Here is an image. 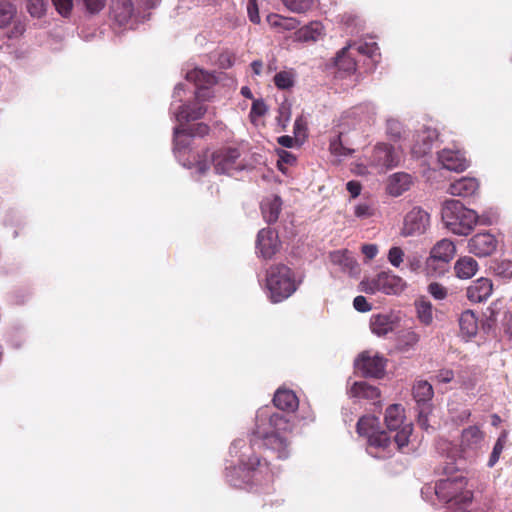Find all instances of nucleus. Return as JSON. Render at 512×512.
I'll use <instances>...</instances> for the list:
<instances>
[{
	"label": "nucleus",
	"mask_w": 512,
	"mask_h": 512,
	"mask_svg": "<svg viewBox=\"0 0 512 512\" xmlns=\"http://www.w3.org/2000/svg\"><path fill=\"white\" fill-rule=\"evenodd\" d=\"M269 26L278 33L293 31L299 27L300 22L294 17H285L279 14H269L266 17Z\"/></svg>",
	"instance_id": "nucleus-27"
},
{
	"label": "nucleus",
	"mask_w": 512,
	"mask_h": 512,
	"mask_svg": "<svg viewBox=\"0 0 512 512\" xmlns=\"http://www.w3.org/2000/svg\"><path fill=\"white\" fill-rule=\"evenodd\" d=\"M364 291L366 293L382 292L385 294H397L403 290L404 282L401 277L391 272H381L367 282Z\"/></svg>",
	"instance_id": "nucleus-7"
},
{
	"label": "nucleus",
	"mask_w": 512,
	"mask_h": 512,
	"mask_svg": "<svg viewBox=\"0 0 512 512\" xmlns=\"http://www.w3.org/2000/svg\"><path fill=\"white\" fill-rule=\"evenodd\" d=\"M417 318L423 325H430L433 322V307L430 301L420 299L415 302Z\"/></svg>",
	"instance_id": "nucleus-38"
},
{
	"label": "nucleus",
	"mask_w": 512,
	"mask_h": 512,
	"mask_svg": "<svg viewBox=\"0 0 512 512\" xmlns=\"http://www.w3.org/2000/svg\"><path fill=\"white\" fill-rule=\"evenodd\" d=\"M240 150L236 147H223L212 154L214 169L219 174H230L232 171L241 170Z\"/></svg>",
	"instance_id": "nucleus-8"
},
{
	"label": "nucleus",
	"mask_w": 512,
	"mask_h": 512,
	"mask_svg": "<svg viewBox=\"0 0 512 512\" xmlns=\"http://www.w3.org/2000/svg\"><path fill=\"white\" fill-rule=\"evenodd\" d=\"M274 405L288 412H293L298 408V398L292 390L278 389L273 398Z\"/></svg>",
	"instance_id": "nucleus-26"
},
{
	"label": "nucleus",
	"mask_w": 512,
	"mask_h": 512,
	"mask_svg": "<svg viewBox=\"0 0 512 512\" xmlns=\"http://www.w3.org/2000/svg\"><path fill=\"white\" fill-rule=\"evenodd\" d=\"M401 153L386 143L377 144L371 155V164L377 168L390 169L399 165Z\"/></svg>",
	"instance_id": "nucleus-10"
},
{
	"label": "nucleus",
	"mask_w": 512,
	"mask_h": 512,
	"mask_svg": "<svg viewBox=\"0 0 512 512\" xmlns=\"http://www.w3.org/2000/svg\"><path fill=\"white\" fill-rule=\"evenodd\" d=\"M459 326L462 335L471 338L477 334L478 321L476 315L471 310L462 312L459 318Z\"/></svg>",
	"instance_id": "nucleus-32"
},
{
	"label": "nucleus",
	"mask_w": 512,
	"mask_h": 512,
	"mask_svg": "<svg viewBox=\"0 0 512 512\" xmlns=\"http://www.w3.org/2000/svg\"><path fill=\"white\" fill-rule=\"evenodd\" d=\"M186 79L187 81L194 83L199 90L206 88L214 82V76L212 74L199 68L188 71Z\"/></svg>",
	"instance_id": "nucleus-34"
},
{
	"label": "nucleus",
	"mask_w": 512,
	"mask_h": 512,
	"mask_svg": "<svg viewBox=\"0 0 512 512\" xmlns=\"http://www.w3.org/2000/svg\"><path fill=\"white\" fill-rule=\"evenodd\" d=\"M247 10H248V16H249L250 21L254 24H259L260 23V15H259L258 6H257V3L255 0L249 1Z\"/></svg>",
	"instance_id": "nucleus-53"
},
{
	"label": "nucleus",
	"mask_w": 512,
	"mask_h": 512,
	"mask_svg": "<svg viewBox=\"0 0 512 512\" xmlns=\"http://www.w3.org/2000/svg\"><path fill=\"white\" fill-rule=\"evenodd\" d=\"M361 250L364 256L369 260L373 259L378 253V248L374 244H364Z\"/></svg>",
	"instance_id": "nucleus-58"
},
{
	"label": "nucleus",
	"mask_w": 512,
	"mask_h": 512,
	"mask_svg": "<svg viewBox=\"0 0 512 512\" xmlns=\"http://www.w3.org/2000/svg\"><path fill=\"white\" fill-rule=\"evenodd\" d=\"M294 142H295L294 138H292L291 136H288V135H284V136H281L278 138V143L281 146L286 147V148L293 147Z\"/></svg>",
	"instance_id": "nucleus-61"
},
{
	"label": "nucleus",
	"mask_w": 512,
	"mask_h": 512,
	"mask_svg": "<svg viewBox=\"0 0 512 512\" xmlns=\"http://www.w3.org/2000/svg\"><path fill=\"white\" fill-rule=\"evenodd\" d=\"M455 254L456 247L454 242L449 239H441L431 249L430 257L427 259V267H432L438 261L448 263Z\"/></svg>",
	"instance_id": "nucleus-17"
},
{
	"label": "nucleus",
	"mask_w": 512,
	"mask_h": 512,
	"mask_svg": "<svg viewBox=\"0 0 512 512\" xmlns=\"http://www.w3.org/2000/svg\"><path fill=\"white\" fill-rule=\"evenodd\" d=\"M280 242L277 233L270 228L258 232L256 248L264 259H271L279 250Z\"/></svg>",
	"instance_id": "nucleus-14"
},
{
	"label": "nucleus",
	"mask_w": 512,
	"mask_h": 512,
	"mask_svg": "<svg viewBox=\"0 0 512 512\" xmlns=\"http://www.w3.org/2000/svg\"><path fill=\"white\" fill-rule=\"evenodd\" d=\"M347 46L355 55H365L370 58H373L379 51V47L376 42L351 43Z\"/></svg>",
	"instance_id": "nucleus-40"
},
{
	"label": "nucleus",
	"mask_w": 512,
	"mask_h": 512,
	"mask_svg": "<svg viewBox=\"0 0 512 512\" xmlns=\"http://www.w3.org/2000/svg\"><path fill=\"white\" fill-rule=\"evenodd\" d=\"M386 126H387V134L392 140L397 141V140L401 139L403 129H402V124L399 121H397L395 119H390L387 121Z\"/></svg>",
	"instance_id": "nucleus-47"
},
{
	"label": "nucleus",
	"mask_w": 512,
	"mask_h": 512,
	"mask_svg": "<svg viewBox=\"0 0 512 512\" xmlns=\"http://www.w3.org/2000/svg\"><path fill=\"white\" fill-rule=\"evenodd\" d=\"M404 252L400 247L394 246L388 252V260L394 267H399L403 262Z\"/></svg>",
	"instance_id": "nucleus-51"
},
{
	"label": "nucleus",
	"mask_w": 512,
	"mask_h": 512,
	"mask_svg": "<svg viewBox=\"0 0 512 512\" xmlns=\"http://www.w3.org/2000/svg\"><path fill=\"white\" fill-rule=\"evenodd\" d=\"M441 216L445 227L460 236L468 235L478 220L476 212L466 208L459 200L445 201Z\"/></svg>",
	"instance_id": "nucleus-4"
},
{
	"label": "nucleus",
	"mask_w": 512,
	"mask_h": 512,
	"mask_svg": "<svg viewBox=\"0 0 512 512\" xmlns=\"http://www.w3.org/2000/svg\"><path fill=\"white\" fill-rule=\"evenodd\" d=\"M353 397L375 400L380 396L377 387L372 386L364 381L355 382L350 390Z\"/></svg>",
	"instance_id": "nucleus-33"
},
{
	"label": "nucleus",
	"mask_w": 512,
	"mask_h": 512,
	"mask_svg": "<svg viewBox=\"0 0 512 512\" xmlns=\"http://www.w3.org/2000/svg\"><path fill=\"white\" fill-rule=\"evenodd\" d=\"M503 448H504V442L501 438H499L494 447H493V451L490 455V458H489V461H488V466L489 467H493L497 461L499 460V457L503 451Z\"/></svg>",
	"instance_id": "nucleus-52"
},
{
	"label": "nucleus",
	"mask_w": 512,
	"mask_h": 512,
	"mask_svg": "<svg viewBox=\"0 0 512 512\" xmlns=\"http://www.w3.org/2000/svg\"><path fill=\"white\" fill-rule=\"evenodd\" d=\"M352 130L345 124H340L333 138L330 139L329 151L335 156H350L354 153L351 147L354 142L350 137Z\"/></svg>",
	"instance_id": "nucleus-13"
},
{
	"label": "nucleus",
	"mask_w": 512,
	"mask_h": 512,
	"mask_svg": "<svg viewBox=\"0 0 512 512\" xmlns=\"http://www.w3.org/2000/svg\"><path fill=\"white\" fill-rule=\"evenodd\" d=\"M301 281L296 280L294 271L287 265H271L266 272V288L271 302L280 303L292 296Z\"/></svg>",
	"instance_id": "nucleus-2"
},
{
	"label": "nucleus",
	"mask_w": 512,
	"mask_h": 512,
	"mask_svg": "<svg viewBox=\"0 0 512 512\" xmlns=\"http://www.w3.org/2000/svg\"><path fill=\"white\" fill-rule=\"evenodd\" d=\"M355 215L358 218H369L373 215V209L370 205L362 203L355 207Z\"/></svg>",
	"instance_id": "nucleus-55"
},
{
	"label": "nucleus",
	"mask_w": 512,
	"mask_h": 512,
	"mask_svg": "<svg viewBox=\"0 0 512 512\" xmlns=\"http://www.w3.org/2000/svg\"><path fill=\"white\" fill-rule=\"evenodd\" d=\"M262 66H263V64H262V61H260V60H255L251 63V68H252L253 72L257 75H259L261 73Z\"/></svg>",
	"instance_id": "nucleus-64"
},
{
	"label": "nucleus",
	"mask_w": 512,
	"mask_h": 512,
	"mask_svg": "<svg viewBox=\"0 0 512 512\" xmlns=\"http://www.w3.org/2000/svg\"><path fill=\"white\" fill-rule=\"evenodd\" d=\"M484 433L478 426H469L461 434L460 448L467 455L476 454L481 448Z\"/></svg>",
	"instance_id": "nucleus-16"
},
{
	"label": "nucleus",
	"mask_w": 512,
	"mask_h": 512,
	"mask_svg": "<svg viewBox=\"0 0 512 512\" xmlns=\"http://www.w3.org/2000/svg\"><path fill=\"white\" fill-rule=\"evenodd\" d=\"M428 292L436 300H443L448 295V290L438 282H431L427 287Z\"/></svg>",
	"instance_id": "nucleus-48"
},
{
	"label": "nucleus",
	"mask_w": 512,
	"mask_h": 512,
	"mask_svg": "<svg viewBox=\"0 0 512 512\" xmlns=\"http://www.w3.org/2000/svg\"><path fill=\"white\" fill-rule=\"evenodd\" d=\"M354 308L359 312H368L372 309V306L367 302L364 296H357L353 300Z\"/></svg>",
	"instance_id": "nucleus-54"
},
{
	"label": "nucleus",
	"mask_w": 512,
	"mask_h": 512,
	"mask_svg": "<svg viewBox=\"0 0 512 512\" xmlns=\"http://www.w3.org/2000/svg\"><path fill=\"white\" fill-rule=\"evenodd\" d=\"M434 391L432 385L425 380L417 381L413 386V397L417 403H426L432 399Z\"/></svg>",
	"instance_id": "nucleus-35"
},
{
	"label": "nucleus",
	"mask_w": 512,
	"mask_h": 512,
	"mask_svg": "<svg viewBox=\"0 0 512 512\" xmlns=\"http://www.w3.org/2000/svg\"><path fill=\"white\" fill-rule=\"evenodd\" d=\"M282 200L277 195L266 197L261 203V211L265 221L269 224L275 223L281 212Z\"/></svg>",
	"instance_id": "nucleus-25"
},
{
	"label": "nucleus",
	"mask_w": 512,
	"mask_h": 512,
	"mask_svg": "<svg viewBox=\"0 0 512 512\" xmlns=\"http://www.w3.org/2000/svg\"><path fill=\"white\" fill-rule=\"evenodd\" d=\"M420 335L413 330L403 331L398 337L397 349L401 352H408L419 342Z\"/></svg>",
	"instance_id": "nucleus-37"
},
{
	"label": "nucleus",
	"mask_w": 512,
	"mask_h": 512,
	"mask_svg": "<svg viewBox=\"0 0 512 512\" xmlns=\"http://www.w3.org/2000/svg\"><path fill=\"white\" fill-rule=\"evenodd\" d=\"M323 25L318 21H312L309 24L297 28L293 34L294 41L297 42H315L322 35Z\"/></svg>",
	"instance_id": "nucleus-23"
},
{
	"label": "nucleus",
	"mask_w": 512,
	"mask_h": 512,
	"mask_svg": "<svg viewBox=\"0 0 512 512\" xmlns=\"http://www.w3.org/2000/svg\"><path fill=\"white\" fill-rule=\"evenodd\" d=\"M412 184V177L410 174L398 172L389 177L387 191L392 196H400L409 190Z\"/></svg>",
	"instance_id": "nucleus-22"
},
{
	"label": "nucleus",
	"mask_w": 512,
	"mask_h": 512,
	"mask_svg": "<svg viewBox=\"0 0 512 512\" xmlns=\"http://www.w3.org/2000/svg\"><path fill=\"white\" fill-rule=\"evenodd\" d=\"M282 4L293 13H306L313 9L315 0H281Z\"/></svg>",
	"instance_id": "nucleus-41"
},
{
	"label": "nucleus",
	"mask_w": 512,
	"mask_h": 512,
	"mask_svg": "<svg viewBox=\"0 0 512 512\" xmlns=\"http://www.w3.org/2000/svg\"><path fill=\"white\" fill-rule=\"evenodd\" d=\"M396 318L391 314H376L370 319L371 331L377 336H385L395 328Z\"/></svg>",
	"instance_id": "nucleus-21"
},
{
	"label": "nucleus",
	"mask_w": 512,
	"mask_h": 512,
	"mask_svg": "<svg viewBox=\"0 0 512 512\" xmlns=\"http://www.w3.org/2000/svg\"><path fill=\"white\" fill-rule=\"evenodd\" d=\"M498 246L496 237L489 233H477L468 241V250L477 257H486L493 254Z\"/></svg>",
	"instance_id": "nucleus-12"
},
{
	"label": "nucleus",
	"mask_w": 512,
	"mask_h": 512,
	"mask_svg": "<svg viewBox=\"0 0 512 512\" xmlns=\"http://www.w3.org/2000/svg\"><path fill=\"white\" fill-rule=\"evenodd\" d=\"M280 161L293 165L296 162V157L287 151H283L282 154H280Z\"/></svg>",
	"instance_id": "nucleus-62"
},
{
	"label": "nucleus",
	"mask_w": 512,
	"mask_h": 512,
	"mask_svg": "<svg viewBox=\"0 0 512 512\" xmlns=\"http://www.w3.org/2000/svg\"><path fill=\"white\" fill-rule=\"evenodd\" d=\"M503 326L505 333L512 338V313L505 314Z\"/></svg>",
	"instance_id": "nucleus-60"
},
{
	"label": "nucleus",
	"mask_w": 512,
	"mask_h": 512,
	"mask_svg": "<svg viewBox=\"0 0 512 512\" xmlns=\"http://www.w3.org/2000/svg\"><path fill=\"white\" fill-rule=\"evenodd\" d=\"M479 188L475 178L463 177L450 184L448 193L453 196L469 197L474 195Z\"/></svg>",
	"instance_id": "nucleus-20"
},
{
	"label": "nucleus",
	"mask_w": 512,
	"mask_h": 512,
	"mask_svg": "<svg viewBox=\"0 0 512 512\" xmlns=\"http://www.w3.org/2000/svg\"><path fill=\"white\" fill-rule=\"evenodd\" d=\"M478 270L477 261L470 257L464 256L460 257L454 265V271L458 278L461 279H469L473 277Z\"/></svg>",
	"instance_id": "nucleus-31"
},
{
	"label": "nucleus",
	"mask_w": 512,
	"mask_h": 512,
	"mask_svg": "<svg viewBox=\"0 0 512 512\" xmlns=\"http://www.w3.org/2000/svg\"><path fill=\"white\" fill-rule=\"evenodd\" d=\"M357 62L356 55L353 51L351 52L348 46L342 48L335 57V66L347 73L356 71Z\"/></svg>",
	"instance_id": "nucleus-30"
},
{
	"label": "nucleus",
	"mask_w": 512,
	"mask_h": 512,
	"mask_svg": "<svg viewBox=\"0 0 512 512\" xmlns=\"http://www.w3.org/2000/svg\"><path fill=\"white\" fill-rule=\"evenodd\" d=\"M82 2L87 13L96 15L105 8L107 0H82Z\"/></svg>",
	"instance_id": "nucleus-49"
},
{
	"label": "nucleus",
	"mask_w": 512,
	"mask_h": 512,
	"mask_svg": "<svg viewBox=\"0 0 512 512\" xmlns=\"http://www.w3.org/2000/svg\"><path fill=\"white\" fill-rule=\"evenodd\" d=\"M454 378V372L451 369H441L435 376V379L439 383H449Z\"/></svg>",
	"instance_id": "nucleus-56"
},
{
	"label": "nucleus",
	"mask_w": 512,
	"mask_h": 512,
	"mask_svg": "<svg viewBox=\"0 0 512 512\" xmlns=\"http://www.w3.org/2000/svg\"><path fill=\"white\" fill-rule=\"evenodd\" d=\"M494 272L502 278L512 279V261L502 260L496 263L494 266Z\"/></svg>",
	"instance_id": "nucleus-46"
},
{
	"label": "nucleus",
	"mask_w": 512,
	"mask_h": 512,
	"mask_svg": "<svg viewBox=\"0 0 512 512\" xmlns=\"http://www.w3.org/2000/svg\"><path fill=\"white\" fill-rule=\"evenodd\" d=\"M261 466V459L254 455L243 454L238 466L226 468V481L233 487L246 488L254 484V476Z\"/></svg>",
	"instance_id": "nucleus-6"
},
{
	"label": "nucleus",
	"mask_w": 512,
	"mask_h": 512,
	"mask_svg": "<svg viewBox=\"0 0 512 512\" xmlns=\"http://www.w3.org/2000/svg\"><path fill=\"white\" fill-rule=\"evenodd\" d=\"M346 189L350 193L351 197L356 198L360 195L362 186L360 182L352 180L346 184Z\"/></svg>",
	"instance_id": "nucleus-57"
},
{
	"label": "nucleus",
	"mask_w": 512,
	"mask_h": 512,
	"mask_svg": "<svg viewBox=\"0 0 512 512\" xmlns=\"http://www.w3.org/2000/svg\"><path fill=\"white\" fill-rule=\"evenodd\" d=\"M375 418L363 416L361 417L356 425L357 433L360 436H366L369 438L372 432H374Z\"/></svg>",
	"instance_id": "nucleus-43"
},
{
	"label": "nucleus",
	"mask_w": 512,
	"mask_h": 512,
	"mask_svg": "<svg viewBox=\"0 0 512 512\" xmlns=\"http://www.w3.org/2000/svg\"><path fill=\"white\" fill-rule=\"evenodd\" d=\"M438 161L443 168L457 173L469 167V161L460 150L442 149L438 152Z\"/></svg>",
	"instance_id": "nucleus-15"
},
{
	"label": "nucleus",
	"mask_w": 512,
	"mask_h": 512,
	"mask_svg": "<svg viewBox=\"0 0 512 512\" xmlns=\"http://www.w3.org/2000/svg\"><path fill=\"white\" fill-rule=\"evenodd\" d=\"M413 427L407 425L395 434L390 431L377 430L369 435L368 453L378 459L390 458L395 451H402L409 443Z\"/></svg>",
	"instance_id": "nucleus-3"
},
{
	"label": "nucleus",
	"mask_w": 512,
	"mask_h": 512,
	"mask_svg": "<svg viewBox=\"0 0 512 512\" xmlns=\"http://www.w3.org/2000/svg\"><path fill=\"white\" fill-rule=\"evenodd\" d=\"M386 359L378 353L363 351L355 360V369L364 377L381 378L385 371Z\"/></svg>",
	"instance_id": "nucleus-9"
},
{
	"label": "nucleus",
	"mask_w": 512,
	"mask_h": 512,
	"mask_svg": "<svg viewBox=\"0 0 512 512\" xmlns=\"http://www.w3.org/2000/svg\"><path fill=\"white\" fill-rule=\"evenodd\" d=\"M17 15L16 5L3 0L0 1V29L8 27Z\"/></svg>",
	"instance_id": "nucleus-39"
},
{
	"label": "nucleus",
	"mask_w": 512,
	"mask_h": 512,
	"mask_svg": "<svg viewBox=\"0 0 512 512\" xmlns=\"http://www.w3.org/2000/svg\"><path fill=\"white\" fill-rule=\"evenodd\" d=\"M207 109L201 104H183L181 105L176 113V119L179 122H189L201 119Z\"/></svg>",
	"instance_id": "nucleus-29"
},
{
	"label": "nucleus",
	"mask_w": 512,
	"mask_h": 512,
	"mask_svg": "<svg viewBox=\"0 0 512 512\" xmlns=\"http://www.w3.org/2000/svg\"><path fill=\"white\" fill-rule=\"evenodd\" d=\"M466 486L467 480L461 476L441 479L435 485V494L440 501L451 507L466 505L473 499V492L466 489Z\"/></svg>",
	"instance_id": "nucleus-5"
},
{
	"label": "nucleus",
	"mask_w": 512,
	"mask_h": 512,
	"mask_svg": "<svg viewBox=\"0 0 512 512\" xmlns=\"http://www.w3.org/2000/svg\"><path fill=\"white\" fill-rule=\"evenodd\" d=\"M274 84L278 89H289L294 85L293 75L287 71L278 72L274 76Z\"/></svg>",
	"instance_id": "nucleus-45"
},
{
	"label": "nucleus",
	"mask_w": 512,
	"mask_h": 512,
	"mask_svg": "<svg viewBox=\"0 0 512 512\" xmlns=\"http://www.w3.org/2000/svg\"><path fill=\"white\" fill-rule=\"evenodd\" d=\"M210 131V127L205 123H197L191 127H177L175 128V135H176V146L179 145L178 135L184 134L188 137H204L208 135Z\"/></svg>",
	"instance_id": "nucleus-36"
},
{
	"label": "nucleus",
	"mask_w": 512,
	"mask_h": 512,
	"mask_svg": "<svg viewBox=\"0 0 512 512\" xmlns=\"http://www.w3.org/2000/svg\"><path fill=\"white\" fill-rule=\"evenodd\" d=\"M405 419V410L402 405L392 404L386 408L384 422L388 431L395 434L397 431H402L407 425L412 426L411 423H405Z\"/></svg>",
	"instance_id": "nucleus-18"
},
{
	"label": "nucleus",
	"mask_w": 512,
	"mask_h": 512,
	"mask_svg": "<svg viewBox=\"0 0 512 512\" xmlns=\"http://www.w3.org/2000/svg\"><path fill=\"white\" fill-rule=\"evenodd\" d=\"M25 32V25L21 21L14 22L13 29L9 37H17L22 35Z\"/></svg>",
	"instance_id": "nucleus-59"
},
{
	"label": "nucleus",
	"mask_w": 512,
	"mask_h": 512,
	"mask_svg": "<svg viewBox=\"0 0 512 512\" xmlns=\"http://www.w3.org/2000/svg\"><path fill=\"white\" fill-rule=\"evenodd\" d=\"M329 258L333 265L338 266L344 272L352 273L357 268L355 258L346 249L331 252Z\"/></svg>",
	"instance_id": "nucleus-28"
},
{
	"label": "nucleus",
	"mask_w": 512,
	"mask_h": 512,
	"mask_svg": "<svg viewBox=\"0 0 512 512\" xmlns=\"http://www.w3.org/2000/svg\"><path fill=\"white\" fill-rule=\"evenodd\" d=\"M430 224L429 214L420 207H414L404 218L402 234L413 236L423 234Z\"/></svg>",
	"instance_id": "nucleus-11"
},
{
	"label": "nucleus",
	"mask_w": 512,
	"mask_h": 512,
	"mask_svg": "<svg viewBox=\"0 0 512 512\" xmlns=\"http://www.w3.org/2000/svg\"><path fill=\"white\" fill-rule=\"evenodd\" d=\"M53 5L57 12L63 16H70L73 9V0H52Z\"/></svg>",
	"instance_id": "nucleus-50"
},
{
	"label": "nucleus",
	"mask_w": 512,
	"mask_h": 512,
	"mask_svg": "<svg viewBox=\"0 0 512 512\" xmlns=\"http://www.w3.org/2000/svg\"><path fill=\"white\" fill-rule=\"evenodd\" d=\"M268 419L270 431L261 430L257 425L255 435L263 440V445L276 454L278 459H286L289 456V442L284 435L289 430L288 420L279 413H274L269 417L264 416L263 413L257 415V422Z\"/></svg>",
	"instance_id": "nucleus-1"
},
{
	"label": "nucleus",
	"mask_w": 512,
	"mask_h": 512,
	"mask_svg": "<svg viewBox=\"0 0 512 512\" xmlns=\"http://www.w3.org/2000/svg\"><path fill=\"white\" fill-rule=\"evenodd\" d=\"M493 284L488 278H479L467 288V298L474 303L486 301L492 294Z\"/></svg>",
	"instance_id": "nucleus-19"
},
{
	"label": "nucleus",
	"mask_w": 512,
	"mask_h": 512,
	"mask_svg": "<svg viewBox=\"0 0 512 512\" xmlns=\"http://www.w3.org/2000/svg\"><path fill=\"white\" fill-rule=\"evenodd\" d=\"M431 149V145L429 142H424L422 147H413V152L418 155H424Z\"/></svg>",
	"instance_id": "nucleus-63"
},
{
	"label": "nucleus",
	"mask_w": 512,
	"mask_h": 512,
	"mask_svg": "<svg viewBox=\"0 0 512 512\" xmlns=\"http://www.w3.org/2000/svg\"><path fill=\"white\" fill-rule=\"evenodd\" d=\"M268 108L263 99L253 100L252 107L249 113V118L252 123H256L257 120L264 116Z\"/></svg>",
	"instance_id": "nucleus-44"
},
{
	"label": "nucleus",
	"mask_w": 512,
	"mask_h": 512,
	"mask_svg": "<svg viewBox=\"0 0 512 512\" xmlns=\"http://www.w3.org/2000/svg\"><path fill=\"white\" fill-rule=\"evenodd\" d=\"M113 19L120 25H126L133 16L134 4L132 0H116L112 5Z\"/></svg>",
	"instance_id": "nucleus-24"
},
{
	"label": "nucleus",
	"mask_w": 512,
	"mask_h": 512,
	"mask_svg": "<svg viewBox=\"0 0 512 512\" xmlns=\"http://www.w3.org/2000/svg\"><path fill=\"white\" fill-rule=\"evenodd\" d=\"M47 1L46 0H28L27 11L33 18H42L46 14Z\"/></svg>",
	"instance_id": "nucleus-42"
}]
</instances>
